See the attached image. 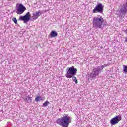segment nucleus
<instances>
[{
    "instance_id": "1",
    "label": "nucleus",
    "mask_w": 127,
    "mask_h": 127,
    "mask_svg": "<svg viewBox=\"0 0 127 127\" xmlns=\"http://www.w3.org/2000/svg\"><path fill=\"white\" fill-rule=\"evenodd\" d=\"M92 24L94 29H103L107 25V22L102 16H97L93 19Z\"/></svg>"
},
{
    "instance_id": "2",
    "label": "nucleus",
    "mask_w": 127,
    "mask_h": 127,
    "mask_svg": "<svg viewBox=\"0 0 127 127\" xmlns=\"http://www.w3.org/2000/svg\"><path fill=\"white\" fill-rule=\"evenodd\" d=\"M56 123L62 127H69V124L71 123V117L68 114H64L61 118L57 119Z\"/></svg>"
},
{
    "instance_id": "3",
    "label": "nucleus",
    "mask_w": 127,
    "mask_h": 127,
    "mask_svg": "<svg viewBox=\"0 0 127 127\" xmlns=\"http://www.w3.org/2000/svg\"><path fill=\"white\" fill-rule=\"evenodd\" d=\"M77 75V68H75L74 66L67 68V71L65 75V77L68 79H71L72 77Z\"/></svg>"
},
{
    "instance_id": "4",
    "label": "nucleus",
    "mask_w": 127,
    "mask_h": 127,
    "mask_svg": "<svg viewBox=\"0 0 127 127\" xmlns=\"http://www.w3.org/2000/svg\"><path fill=\"white\" fill-rule=\"evenodd\" d=\"M127 13V2L120 5L119 8V15L120 16H125Z\"/></svg>"
},
{
    "instance_id": "5",
    "label": "nucleus",
    "mask_w": 127,
    "mask_h": 127,
    "mask_svg": "<svg viewBox=\"0 0 127 127\" xmlns=\"http://www.w3.org/2000/svg\"><path fill=\"white\" fill-rule=\"evenodd\" d=\"M104 11V5L101 3H98L96 5L93 10V13H102Z\"/></svg>"
},
{
    "instance_id": "6",
    "label": "nucleus",
    "mask_w": 127,
    "mask_h": 127,
    "mask_svg": "<svg viewBox=\"0 0 127 127\" xmlns=\"http://www.w3.org/2000/svg\"><path fill=\"white\" fill-rule=\"evenodd\" d=\"M26 10V8L22 4H19L18 6H16V13L20 15Z\"/></svg>"
},
{
    "instance_id": "7",
    "label": "nucleus",
    "mask_w": 127,
    "mask_h": 127,
    "mask_svg": "<svg viewBox=\"0 0 127 127\" xmlns=\"http://www.w3.org/2000/svg\"><path fill=\"white\" fill-rule=\"evenodd\" d=\"M122 120V115L119 114L115 117H114L113 118H112L110 120V124L111 126H114L115 125H117V124L119 123V122Z\"/></svg>"
},
{
    "instance_id": "8",
    "label": "nucleus",
    "mask_w": 127,
    "mask_h": 127,
    "mask_svg": "<svg viewBox=\"0 0 127 127\" xmlns=\"http://www.w3.org/2000/svg\"><path fill=\"white\" fill-rule=\"evenodd\" d=\"M100 71H101V69H100L99 66L96 68H94L93 69L92 73L90 74V78L91 79H95L97 76H99V74H100Z\"/></svg>"
},
{
    "instance_id": "9",
    "label": "nucleus",
    "mask_w": 127,
    "mask_h": 127,
    "mask_svg": "<svg viewBox=\"0 0 127 127\" xmlns=\"http://www.w3.org/2000/svg\"><path fill=\"white\" fill-rule=\"evenodd\" d=\"M19 20L24 21V23H27V22L30 20V13L28 12L24 16H20Z\"/></svg>"
},
{
    "instance_id": "10",
    "label": "nucleus",
    "mask_w": 127,
    "mask_h": 127,
    "mask_svg": "<svg viewBox=\"0 0 127 127\" xmlns=\"http://www.w3.org/2000/svg\"><path fill=\"white\" fill-rule=\"evenodd\" d=\"M40 15H41V13H40V11H38L36 13L33 14L32 18L34 20H36Z\"/></svg>"
},
{
    "instance_id": "11",
    "label": "nucleus",
    "mask_w": 127,
    "mask_h": 127,
    "mask_svg": "<svg viewBox=\"0 0 127 127\" xmlns=\"http://www.w3.org/2000/svg\"><path fill=\"white\" fill-rule=\"evenodd\" d=\"M58 34H57V32L55 31H52L50 33L51 37H56Z\"/></svg>"
},
{
    "instance_id": "12",
    "label": "nucleus",
    "mask_w": 127,
    "mask_h": 127,
    "mask_svg": "<svg viewBox=\"0 0 127 127\" xmlns=\"http://www.w3.org/2000/svg\"><path fill=\"white\" fill-rule=\"evenodd\" d=\"M122 72L124 73V74H127V65H123V69Z\"/></svg>"
},
{
    "instance_id": "13",
    "label": "nucleus",
    "mask_w": 127,
    "mask_h": 127,
    "mask_svg": "<svg viewBox=\"0 0 127 127\" xmlns=\"http://www.w3.org/2000/svg\"><path fill=\"white\" fill-rule=\"evenodd\" d=\"M25 101L26 102H27V103H30V102H31L32 99L29 96H27L25 99Z\"/></svg>"
},
{
    "instance_id": "14",
    "label": "nucleus",
    "mask_w": 127,
    "mask_h": 127,
    "mask_svg": "<svg viewBox=\"0 0 127 127\" xmlns=\"http://www.w3.org/2000/svg\"><path fill=\"white\" fill-rule=\"evenodd\" d=\"M108 66H109V64H105L103 65L100 66L98 67H99V69H100L101 71H102V70H103L104 69V68H106V67H108Z\"/></svg>"
},
{
    "instance_id": "15",
    "label": "nucleus",
    "mask_w": 127,
    "mask_h": 127,
    "mask_svg": "<svg viewBox=\"0 0 127 127\" xmlns=\"http://www.w3.org/2000/svg\"><path fill=\"white\" fill-rule=\"evenodd\" d=\"M72 80L73 82H75V84H78V80H77V78L74 76H72Z\"/></svg>"
},
{
    "instance_id": "16",
    "label": "nucleus",
    "mask_w": 127,
    "mask_h": 127,
    "mask_svg": "<svg viewBox=\"0 0 127 127\" xmlns=\"http://www.w3.org/2000/svg\"><path fill=\"white\" fill-rule=\"evenodd\" d=\"M41 100H42V99H41V97H40V96H37L35 99V101L36 102H39V101H41Z\"/></svg>"
},
{
    "instance_id": "17",
    "label": "nucleus",
    "mask_w": 127,
    "mask_h": 127,
    "mask_svg": "<svg viewBox=\"0 0 127 127\" xmlns=\"http://www.w3.org/2000/svg\"><path fill=\"white\" fill-rule=\"evenodd\" d=\"M49 104V102L46 101L45 103H43V107H47Z\"/></svg>"
},
{
    "instance_id": "18",
    "label": "nucleus",
    "mask_w": 127,
    "mask_h": 127,
    "mask_svg": "<svg viewBox=\"0 0 127 127\" xmlns=\"http://www.w3.org/2000/svg\"><path fill=\"white\" fill-rule=\"evenodd\" d=\"M12 20L15 24H17V19H16V18H15V17L13 18Z\"/></svg>"
},
{
    "instance_id": "19",
    "label": "nucleus",
    "mask_w": 127,
    "mask_h": 127,
    "mask_svg": "<svg viewBox=\"0 0 127 127\" xmlns=\"http://www.w3.org/2000/svg\"><path fill=\"white\" fill-rule=\"evenodd\" d=\"M124 32L126 35H127V29L124 31Z\"/></svg>"
},
{
    "instance_id": "20",
    "label": "nucleus",
    "mask_w": 127,
    "mask_h": 127,
    "mask_svg": "<svg viewBox=\"0 0 127 127\" xmlns=\"http://www.w3.org/2000/svg\"><path fill=\"white\" fill-rule=\"evenodd\" d=\"M125 42H127V37H125Z\"/></svg>"
}]
</instances>
